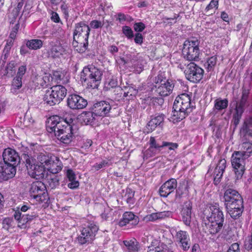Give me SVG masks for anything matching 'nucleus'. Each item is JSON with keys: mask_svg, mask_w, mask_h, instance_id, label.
Wrapping results in <instances>:
<instances>
[{"mask_svg": "<svg viewBox=\"0 0 252 252\" xmlns=\"http://www.w3.org/2000/svg\"><path fill=\"white\" fill-rule=\"evenodd\" d=\"M78 129L79 118L74 115H70L65 119L57 115L52 116L47 124L48 131L54 132L57 139L65 144L71 141L72 134Z\"/></svg>", "mask_w": 252, "mask_h": 252, "instance_id": "nucleus-1", "label": "nucleus"}, {"mask_svg": "<svg viewBox=\"0 0 252 252\" xmlns=\"http://www.w3.org/2000/svg\"><path fill=\"white\" fill-rule=\"evenodd\" d=\"M173 109L170 121L176 123L185 118L193 109L190 96L187 94L179 95L174 101Z\"/></svg>", "mask_w": 252, "mask_h": 252, "instance_id": "nucleus-2", "label": "nucleus"}, {"mask_svg": "<svg viewBox=\"0 0 252 252\" xmlns=\"http://www.w3.org/2000/svg\"><path fill=\"white\" fill-rule=\"evenodd\" d=\"M101 73L93 65H89L84 67L81 73V79L86 83L88 88H97L101 80Z\"/></svg>", "mask_w": 252, "mask_h": 252, "instance_id": "nucleus-3", "label": "nucleus"}, {"mask_svg": "<svg viewBox=\"0 0 252 252\" xmlns=\"http://www.w3.org/2000/svg\"><path fill=\"white\" fill-rule=\"evenodd\" d=\"M23 158L25 160L28 174L31 177L37 180L44 177L45 169L43 164H41L38 160L36 162L35 159L28 155H24Z\"/></svg>", "mask_w": 252, "mask_h": 252, "instance_id": "nucleus-4", "label": "nucleus"}, {"mask_svg": "<svg viewBox=\"0 0 252 252\" xmlns=\"http://www.w3.org/2000/svg\"><path fill=\"white\" fill-rule=\"evenodd\" d=\"M37 159L41 164H43L45 171L47 170L53 174L58 173L62 169V162L57 157H49L48 155L40 153L37 156Z\"/></svg>", "mask_w": 252, "mask_h": 252, "instance_id": "nucleus-5", "label": "nucleus"}, {"mask_svg": "<svg viewBox=\"0 0 252 252\" xmlns=\"http://www.w3.org/2000/svg\"><path fill=\"white\" fill-rule=\"evenodd\" d=\"M199 44V42L196 39L186 40L182 49L184 58L189 61H197L200 54Z\"/></svg>", "mask_w": 252, "mask_h": 252, "instance_id": "nucleus-6", "label": "nucleus"}, {"mask_svg": "<svg viewBox=\"0 0 252 252\" xmlns=\"http://www.w3.org/2000/svg\"><path fill=\"white\" fill-rule=\"evenodd\" d=\"M245 157L241 152L235 151L231 158L232 166L234 169L236 180L241 179L245 171Z\"/></svg>", "mask_w": 252, "mask_h": 252, "instance_id": "nucleus-7", "label": "nucleus"}, {"mask_svg": "<svg viewBox=\"0 0 252 252\" xmlns=\"http://www.w3.org/2000/svg\"><path fill=\"white\" fill-rule=\"evenodd\" d=\"M204 219L224 221V215L217 203L208 204L204 210Z\"/></svg>", "mask_w": 252, "mask_h": 252, "instance_id": "nucleus-8", "label": "nucleus"}, {"mask_svg": "<svg viewBox=\"0 0 252 252\" xmlns=\"http://www.w3.org/2000/svg\"><path fill=\"white\" fill-rule=\"evenodd\" d=\"M185 73L188 80L193 83H197L202 79L204 70L198 65L191 62L187 66Z\"/></svg>", "mask_w": 252, "mask_h": 252, "instance_id": "nucleus-9", "label": "nucleus"}, {"mask_svg": "<svg viewBox=\"0 0 252 252\" xmlns=\"http://www.w3.org/2000/svg\"><path fill=\"white\" fill-rule=\"evenodd\" d=\"M249 94V91L243 89L241 98L239 102H237L233 114V120L234 124L237 126L241 119L242 114L245 110V106L247 104V99Z\"/></svg>", "mask_w": 252, "mask_h": 252, "instance_id": "nucleus-10", "label": "nucleus"}, {"mask_svg": "<svg viewBox=\"0 0 252 252\" xmlns=\"http://www.w3.org/2000/svg\"><path fill=\"white\" fill-rule=\"evenodd\" d=\"M44 184L39 181L33 182L31 186L30 192L32 197L37 201L42 202L47 197Z\"/></svg>", "mask_w": 252, "mask_h": 252, "instance_id": "nucleus-11", "label": "nucleus"}, {"mask_svg": "<svg viewBox=\"0 0 252 252\" xmlns=\"http://www.w3.org/2000/svg\"><path fill=\"white\" fill-rule=\"evenodd\" d=\"M223 198L225 207L235 204L240 206L243 203L241 195L237 190L232 189H228L225 191Z\"/></svg>", "mask_w": 252, "mask_h": 252, "instance_id": "nucleus-12", "label": "nucleus"}, {"mask_svg": "<svg viewBox=\"0 0 252 252\" xmlns=\"http://www.w3.org/2000/svg\"><path fill=\"white\" fill-rule=\"evenodd\" d=\"M98 230L97 226L93 223L83 228L80 235V244H84L91 242Z\"/></svg>", "mask_w": 252, "mask_h": 252, "instance_id": "nucleus-13", "label": "nucleus"}, {"mask_svg": "<svg viewBox=\"0 0 252 252\" xmlns=\"http://www.w3.org/2000/svg\"><path fill=\"white\" fill-rule=\"evenodd\" d=\"M16 172V165L0 162V178L7 180L13 177Z\"/></svg>", "mask_w": 252, "mask_h": 252, "instance_id": "nucleus-14", "label": "nucleus"}, {"mask_svg": "<svg viewBox=\"0 0 252 252\" xmlns=\"http://www.w3.org/2000/svg\"><path fill=\"white\" fill-rule=\"evenodd\" d=\"M223 224V221L204 219L203 227L205 232L215 234L220 231Z\"/></svg>", "mask_w": 252, "mask_h": 252, "instance_id": "nucleus-15", "label": "nucleus"}, {"mask_svg": "<svg viewBox=\"0 0 252 252\" xmlns=\"http://www.w3.org/2000/svg\"><path fill=\"white\" fill-rule=\"evenodd\" d=\"M111 107L109 103L105 101H101L94 105L93 114L94 116L104 117L109 113Z\"/></svg>", "mask_w": 252, "mask_h": 252, "instance_id": "nucleus-16", "label": "nucleus"}, {"mask_svg": "<svg viewBox=\"0 0 252 252\" xmlns=\"http://www.w3.org/2000/svg\"><path fill=\"white\" fill-rule=\"evenodd\" d=\"M3 162L16 165L19 162L20 158L15 150L8 148L5 149L2 153Z\"/></svg>", "mask_w": 252, "mask_h": 252, "instance_id": "nucleus-17", "label": "nucleus"}, {"mask_svg": "<svg viewBox=\"0 0 252 252\" xmlns=\"http://www.w3.org/2000/svg\"><path fill=\"white\" fill-rule=\"evenodd\" d=\"M175 240L179 246L184 251H187L190 247V238L187 232L180 230L176 232Z\"/></svg>", "mask_w": 252, "mask_h": 252, "instance_id": "nucleus-18", "label": "nucleus"}, {"mask_svg": "<svg viewBox=\"0 0 252 252\" xmlns=\"http://www.w3.org/2000/svg\"><path fill=\"white\" fill-rule=\"evenodd\" d=\"M177 187V182L175 179L171 178L165 182L159 189V194L162 197H167L174 191Z\"/></svg>", "mask_w": 252, "mask_h": 252, "instance_id": "nucleus-19", "label": "nucleus"}, {"mask_svg": "<svg viewBox=\"0 0 252 252\" xmlns=\"http://www.w3.org/2000/svg\"><path fill=\"white\" fill-rule=\"evenodd\" d=\"M156 87L157 93L161 96H165L172 92L174 85L169 81L161 80Z\"/></svg>", "mask_w": 252, "mask_h": 252, "instance_id": "nucleus-20", "label": "nucleus"}, {"mask_svg": "<svg viewBox=\"0 0 252 252\" xmlns=\"http://www.w3.org/2000/svg\"><path fill=\"white\" fill-rule=\"evenodd\" d=\"M138 222V218L133 213L126 212L123 215L122 218L119 220L118 224L123 227L127 224L136 225Z\"/></svg>", "mask_w": 252, "mask_h": 252, "instance_id": "nucleus-21", "label": "nucleus"}, {"mask_svg": "<svg viewBox=\"0 0 252 252\" xmlns=\"http://www.w3.org/2000/svg\"><path fill=\"white\" fill-rule=\"evenodd\" d=\"M191 203L189 201L184 203L181 212L182 220L186 225H189L191 219Z\"/></svg>", "mask_w": 252, "mask_h": 252, "instance_id": "nucleus-22", "label": "nucleus"}, {"mask_svg": "<svg viewBox=\"0 0 252 252\" xmlns=\"http://www.w3.org/2000/svg\"><path fill=\"white\" fill-rule=\"evenodd\" d=\"M51 89L58 103L60 102L66 95L67 90L63 86L56 85L53 86Z\"/></svg>", "mask_w": 252, "mask_h": 252, "instance_id": "nucleus-23", "label": "nucleus"}, {"mask_svg": "<svg viewBox=\"0 0 252 252\" xmlns=\"http://www.w3.org/2000/svg\"><path fill=\"white\" fill-rule=\"evenodd\" d=\"M164 118L162 115H158L153 117L148 123L146 128L148 129L147 132H152L163 122Z\"/></svg>", "mask_w": 252, "mask_h": 252, "instance_id": "nucleus-24", "label": "nucleus"}, {"mask_svg": "<svg viewBox=\"0 0 252 252\" xmlns=\"http://www.w3.org/2000/svg\"><path fill=\"white\" fill-rule=\"evenodd\" d=\"M226 161L225 159H220L214 172L215 180H219L221 178L226 168Z\"/></svg>", "mask_w": 252, "mask_h": 252, "instance_id": "nucleus-25", "label": "nucleus"}, {"mask_svg": "<svg viewBox=\"0 0 252 252\" xmlns=\"http://www.w3.org/2000/svg\"><path fill=\"white\" fill-rule=\"evenodd\" d=\"M65 176L70 182L67 185L69 188L74 189L79 186V182L76 181V174L75 172L71 169H68L65 172Z\"/></svg>", "mask_w": 252, "mask_h": 252, "instance_id": "nucleus-26", "label": "nucleus"}, {"mask_svg": "<svg viewBox=\"0 0 252 252\" xmlns=\"http://www.w3.org/2000/svg\"><path fill=\"white\" fill-rule=\"evenodd\" d=\"M225 207L231 217L235 219H237L241 215L243 210V204H241L240 206L235 204Z\"/></svg>", "mask_w": 252, "mask_h": 252, "instance_id": "nucleus-27", "label": "nucleus"}, {"mask_svg": "<svg viewBox=\"0 0 252 252\" xmlns=\"http://www.w3.org/2000/svg\"><path fill=\"white\" fill-rule=\"evenodd\" d=\"M52 81L53 77L47 73L44 74L42 76H38L36 78V83L43 88L51 86Z\"/></svg>", "mask_w": 252, "mask_h": 252, "instance_id": "nucleus-28", "label": "nucleus"}, {"mask_svg": "<svg viewBox=\"0 0 252 252\" xmlns=\"http://www.w3.org/2000/svg\"><path fill=\"white\" fill-rule=\"evenodd\" d=\"M67 54L65 48L61 45H54L51 48L49 52V55L52 58H59Z\"/></svg>", "mask_w": 252, "mask_h": 252, "instance_id": "nucleus-29", "label": "nucleus"}, {"mask_svg": "<svg viewBox=\"0 0 252 252\" xmlns=\"http://www.w3.org/2000/svg\"><path fill=\"white\" fill-rule=\"evenodd\" d=\"M103 26V23L98 20H93L91 21L90 24V27L89 26H85L83 27L84 30L86 31V35L87 36V38L86 39L87 42L84 44V46L85 49L87 48V47L88 45V36L89 35L90 28L93 29H98L99 28L102 27Z\"/></svg>", "mask_w": 252, "mask_h": 252, "instance_id": "nucleus-30", "label": "nucleus"}, {"mask_svg": "<svg viewBox=\"0 0 252 252\" xmlns=\"http://www.w3.org/2000/svg\"><path fill=\"white\" fill-rule=\"evenodd\" d=\"M239 152H241L245 157L248 158L252 155V142L248 141L242 143L239 146Z\"/></svg>", "mask_w": 252, "mask_h": 252, "instance_id": "nucleus-31", "label": "nucleus"}, {"mask_svg": "<svg viewBox=\"0 0 252 252\" xmlns=\"http://www.w3.org/2000/svg\"><path fill=\"white\" fill-rule=\"evenodd\" d=\"M67 105L71 109H79V95L73 94L68 96Z\"/></svg>", "mask_w": 252, "mask_h": 252, "instance_id": "nucleus-32", "label": "nucleus"}, {"mask_svg": "<svg viewBox=\"0 0 252 252\" xmlns=\"http://www.w3.org/2000/svg\"><path fill=\"white\" fill-rule=\"evenodd\" d=\"M56 98L52 91H47L44 95L43 100L45 103L50 106H53L58 103Z\"/></svg>", "mask_w": 252, "mask_h": 252, "instance_id": "nucleus-33", "label": "nucleus"}, {"mask_svg": "<svg viewBox=\"0 0 252 252\" xmlns=\"http://www.w3.org/2000/svg\"><path fill=\"white\" fill-rule=\"evenodd\" d=\"M228 101L227 99L219 98L215 101L214 109L218 111H221L226 109L228 106Z\"/></svg>", "mask_w": 252, "mask_h": 252, "instance_id": "nucleus-34", "label": "nucleus"}, {"mask_svg": "<svg viewBox=\"0 0 252 252\" xmlns=\"http://www.w3.org/2000/svg\"><path fill=\"white\" fill-rule=\"evenodd\" d=\"M147 252H171V251L167 245L163 243H160L156 247L153 246L149 247Z\"/></svg>", "mask_w": 252, "mask_h": 252, "instance_id": "nucleus-35", "label": "nucleus"}, {"mask_svg": "<svg viewBox=\"0 0 252 252\" xmlns=\"http://www.w3.org/2000/svg\"><path fill=\"white\" fill-rule=\"evenodd\" d=\"M93 112H83L80 114V122L88 125L93 119Z\"/></svg>", "mask_w": 252, "mask_h": 252, "instance_id": "nucleus-36", "label": "nucleus"}, {"mask_svg": "<svg viewBox=\"0 0 252 252\" xmlns=\"http://www.w3.org/2000/svg\"><path fill=\"white\" fill-rule=\"evenodd\" d=\"M124 243L129 252H136L138 251L137 242L135 239L124 241Z\"/></svg>", "mask_w": 252, "mask_h": 252, "instance_id": "nucleus-37", "label": "nucleus"}, {"mask_svg": "<svg viewBox=\"0 0 252 252\" xmlns=\"http://www.w3.org/2000/svg\"><path fill=\"white\" fill-rule=\"evenodd\" d=\"M42 44V41L40 39H32L27 41L26 46L32 50H37L40 49Z\"/></svg>", "mask_w": 252, "mask_h": 252, "instance_id": "nucleus-38", "label": "nucleus"}, {"mask_svg": "<svg viewBox=\"0 0 252 252\" xmlns=\"http://www.w3.org/2000/svg\"><path fill=\"white\" fill-rule=\"evenodd\" d=\"M22 79L17 78L16 77L13 79L10 89L11 93L13 94H17L18 90H19L22 86Z\"/></svg>", "mask_w": 252, "mask_h": 252, "instance_id": "nucleus-39", "label": "nucleus"}, {"mask_svg": "<svg viewBox=\"0 0 252 252\" xmlns=\"http://www.w3.org/2000/svg\"><path fill=\"white\" fill-rule=\"evenodd\" d=\"M53 78L57 81H67L68 79L67 72L65 70H63V71H55L53 73Z\"/></svg>", "mask_w": 252, "mask_h": 252, "instance_id": "nucleus-40", "label": "nucleus"}, {"mask_svg": "<svg viewBox=\"0 0 252 252\" xmlns=\"http://www.w3.org/2000/svg\"><path fill=\"white\" fill-rule=\"evenodd\" d=\"M178 147L176 143L162 141V151L161 152H166L169 151L174 150Z\"/></svg>", "mask_w": 252, "mask_h": 252, "instance_id": "nucleus-41", "label": "nucleus"}, {"mask_svg": "<svg viewBox=\"0 0 252 252\" xmlns=\"http://www.w3.org/2000/svg\"><path fill=\"white\" fill-rule=\"evenodd\" d=\"M134 192L130 189H127L126 193L124 196V199L129 204H133L134 203Z\"/></svg>", "mask_w": 252, "mask_h": 252, "instance_id": "nucleus-42", "label": "nucleus"}, {"mask_svg": "<svg viewBox=\"0 0 252 252\" xmlns=\"http://www.w3.org/2000/svg\"><path fill=\"white\" fill-rule=\"evenodd\" d=\"M160 153H162V152L150 146L149 148L145 152L144 156V158H148L153 157Z\"/></svg>", "mask_w": 252, "mask_h": 252, "instance_id": "nucleus-43", "label": "nucleus"}, {"mask_svg": "<svg viewBox=\"0 0 252 252\" xmlns=\"http://www.w3.org/2000/svg\"><path fill=\"white\" fill-rule=\"evenodd\" d=\"M242 130L252 136V118L247 120L242 127Z\"/></svg>", "mask_w": 252, "mask_h": 252, "instance_id": "nucleus-44", "label": "nucleus"}, {"mask_svg": "<svg viewBox=\"0 0 252 252\" xmlns=\"http://www.w3.org/2000/svg\"><path fill=\"white\" fill-rule=\"evenodd\" d=\"M217 63V57L215 56H212L210 57L205 63V66L208 71L213 70L214 66Z\"/></svg>", "mask_w": 252, "mask_h": 252, "instance_id": "nucleus-45", "label": "nucleus"}, {"mask_svg": "<svg viewBox=\"0 0 252 252\" xmlns=\"http://www.w3.org/2000/svg\"><path fill=\"white\" fill-rule=\"evenodd\" d=\"M12 45V41L10 40L9 42H7L5 45L3 51V54L1 57V59L2 60V64L5 63L4 60L6 59L7 56L9 53L10 50Z\"/></svg>", "mask_w": 252, "mask_h": 252, "instance_id": "nucleus-46", "label": "nucleus"}, {"mask_svg": "<svg viewBox=\"0 0 252 252\" xmlns=\"http://www.w3.org/2000/svg\"><path fill=\"white\" fill-rule=\"evenodd\" d=\"M150 146L157 149L160 151H162V142L160 143L159 141L156 140L154 137H151L149 141Z\"/></svg>", "mask_w": 252, "mask_h": 252, "instance_id": "nucleus-47", "label": "nucleus"}, {"mask_svg": "<svg viewBox=\"0 0 252 252\" xmlns=\"http://www.w3.org/2000/svg\"><path fill=\"white\" fill-rule=\"evenodd\" d=\"M47 180L49 186L52 189L56 188L59 185V180L55 175L51 176L47 179Z\"/></svg>", "mask_w": 252, "mask_h": 252, "instance_id": "nucleus-48", "label": "nucleus"}, {"mask_svg": "<svg viewBox=\"0 0 252 252\" xmlns=\"http://www.w3.org/2000/svg\"><path fill=\"white\" fill-rule=\"evenodd\" d=\"M13 221L12 219L9 218H5L2 221L3 228L6 230H8L13 226Z\"/></svg>", "mask_w": 252, "mask_h": 252, "instance_id": "nucleus-49", "label": "nucleus"}, {"mask_svg": "<svg viewBox=\"0 0 252 252\" xmlns=\"http://www.w3.org/2000/svg\"><path fill=\"white\" fill-rule=\"evenodd\" d=\"M123 33L128 38H132L133 37V32L128 26H124L122 28Z\"/></svg>", "mask_w": 252, "mask_h": 252, "instance_id": "nucleus-50", "label": "nucleus"}, {"mask_svg": "<svg viewBox=\"0 0 252 252\" xmlns=\"http://www.w3.org/2000/svg\"><path fill=\"white\" fill-rule=\"evenodd\" d=\"M14 217L16 220L22 224H24L25 222L27 221V220H26L24 215L22 216V214L19 210H17L15 212Z\"/></svg>", "mask_w": 252, "mask_h": 252, "instance_id": "nucleus-51", "label": "nucleus"}, {"mask_svg": "<svg viewBox=\"0 0 252 252\" xmlns=\"http://www.w3.org/2000/svg\"><path fill=\"white\" fill-rule=\"evenodd\" d=\"M110 165V163L106 160H103L100 163H95L94 166V168L96 170H98L103 167H105L107 166H108Z\"/></svg>", "mask_w": 252, "mask_h": 252, "instance_id": "nucleus-52", "label": "nucleus"}, {"mask_svg": "<svg viewBox=\"0 0 252 252\" xmlns=\"http://www.w3.org/2000/svg\"><path fill=\"white\" fill-rule=\"evenodd\" d=\"M27 70V67L26 65H22L18 68V70L16 76L17 78L22 79L23 76L25 74Z\"/></svg>", "mask_w": 252, "mask_h": 252, "instance_id": "nucleus-53", "label": "nucleus"}, {"mask_svg": "<svg viewBox=\"0 0 252 252\" xmlns=\"http://www.w3.org/2000/svg\"><path fill=\"white\" fill-rule=\"evenodd\" d=\"M219 5V0H212L210 3L206 6L205 10L208 11L214 8L218 9Z\"/></svg>", "mask_w": 252, "mask_h": 252, "instance_id": "nucleus-54", "label": "nucleus"}, {"mask_svg": "<svg viewBox=\"0 0 252 252\" xmlns=\"http://www.w3.org/2000/svg\"><path fill=\"white\" fill-rule=\"evenodd\" d=\"M145 24L142 22L135 23L133 26L134 31L139 33V32H142L145 29Z\"/></svg>", "mask_w": 252, "mask_h": 252, "instance_id": "nucleus-55", "label": "nucleus"}, {"mask_svg": "<svg viewBox=\"0 0 252 252\" xmlns=\"http://www.w3.org/2000/svg\"><path fill=\"white\" fill-rule=\"evenodd\" d=\"M158 220L168 218L171 215V212L170 211H163L157 213Z\"/></svg>", "mask_w": 252, "mask_h": 252, "instance_id": "nucleus-56", "label": "nucleus"}, {"mask_svg": "<svg viewBox=\"0 0 252 252\" xmlns=\"http://www.w3.org/2000/svg\"><path fill=\"white\" fill-rule=\"evenodd\" d=\"M79 38V35H78V31L77 30H75L74 32V35H73V41L72 42V45L73 47L74 48V49L76 51H78V41L77 39Z\"/></svg>", "mask_w": 252, "mask_h": 252, "instance_id": "nucleus-57", "label": "nucleus"}, {"mask_svg": "<svg viewBox=\"0 0 252 252\" xmlns=\"http://www.w3.org/2000/svg\"><path fill=\"white\" fill-rule=\"evenodd\" d=\"M227 252H240L239 244L236 243L232 244Z\"/></svg>", "mask_w": 252, "mask_h": 252, "instance_id": "nucleus-58", "label": "nucleus"}, {"mask_svg": "<svg viewBox=\"0 0 252 252\" xmlns=\"http://www.w3.org/2000/svg\"><path fill=\"white\" fill-rule=\"evenodd\" d=\"M134 42L136 44H138L140 45L142 44V43L143 42V37L141 33L138 32L135 34L134 37Z\"/></svg>", "mask_w": 252, "mask_h": 252, "instance_id": "nucleus-59", "label": "nucleus"}, {"mask_svg": "<svg viewBox=\"0 0 252 252\" xmlns=\"http://www.w3.org/2000/svg\"><path fill=\"white\" fill-rule=\"evenodd\" d=\"M145 219L148 221H154L158 220L157 213H152L146 216Z\"/></svg>", "mask_w": 252, "mask_h": 252, "instance_id": "nucleus-60", "label": "nucleus"}, {"mask_svg": "<svg viewBox=\"0 0 252 252\" xmlns=\"http://www.w3.org/2000/svg\"><path fill=\"white\" fill-rule=\"evenodd\" d=\"M19 26L18 24H16L14 26L13 28L12 29V30L10 34L9 37L12 39H13L15 38L16 36L17 32H18V29H19Z\"/></svg>", "mask_w": 252, "mask_h": 252, "instance_id": "nucleus-61", "label": "nucleus"}, {"mask_svg": "<svg viewBox=\"0 0 252 252\" xmlns=\"http://www.w3.org/2000/svg\"><path fill=\"white\" fill-rule=\"evenodd\" d=\"M15 67V63L12 61L10 62L6 66L5 68V74L8 75L9 73V71H12L13 68Z\"/></svg>", "mask_w": 252, "mask_h": 252, "instance_id": "nucleus-62", "label": "nucleus"}, {"mask_svg": "<svg viewBox=\"0 0 252 252\" xmlns=\"http://www.w3.org/2000/svg\"><path fill=\"white\" fill-rule=\"evenodd\" d=\"M92 142L90 139H87L86 141L84 142V145L81 146V149L85 150H86L87 149H89V147L92 145Z\"/></svg>", "mask_w": 252, "mask_h": 252, "instance_id": "nucleus-63", "label": "nucleus"}, {"mask_svg": "<svg viewBox=\"0 0 252 252\" xmlns=\"http://www.w3.org/2000/svg\"><path fill=\"white\" fill-rule=\"evenodd\" d=\"M88 104L87 100L80 96V109L85 108Z\"/></svg>", "mask_w": 252, "mask_h": 252, "instance_id": "nucleus-64", "label": "nucleus"}]
</instances>
